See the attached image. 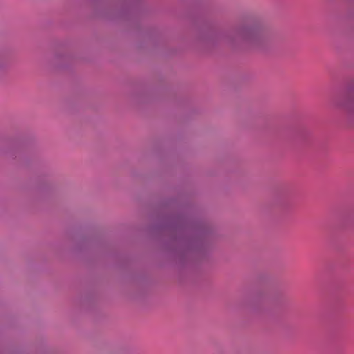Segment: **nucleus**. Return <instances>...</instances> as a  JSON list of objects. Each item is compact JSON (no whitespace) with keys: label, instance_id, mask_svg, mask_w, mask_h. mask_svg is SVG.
I'll use <instances>...</instances> for the list:
<instances>
[{"label":"nucleus","instance_id":"obj_1","mask_svg":"<svg viewBox=\"0 0 354 354\" xmlns=\"http://www.w3.org/2000/svg\"><path fill=\"white\" fill-rule=\"evenodd\" d=\"M268 40V34L263 24L258 21L239 26L235 32V41L251 48H261Z\"/></svg>","mask_w":354,"mask_h":354},{"label":"nucleus","instance_id":"obj_2","mask_svg":"<svg viewBox=\"0 0 354 354\" xmlns=\"http://www.w3.org/2000/svg\"><path fill=\"white\" fill-rule=\"evenodd\" d=\"M8 65V61L5 55L0 52V70L5 68Z\"/></svg>","mask_w":354,"mask_h":354}]
</instances>
